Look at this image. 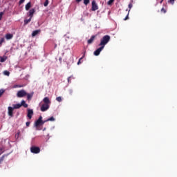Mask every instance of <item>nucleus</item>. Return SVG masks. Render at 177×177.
<instances>
[{
	"label": "nucleus",
	"instance_id": "obj_1",
	"mask_svg": "<svg viewBox=\"0 0 177 177\" xmlns=\"http://www.w3.org/2000/svg\"><path fill=\"white\" fill-rule=\"evenodd\" d=\"M43 102H44V104H41V106L40 107V110H41V111L44 112V111L49 110V107L50 105V100H49V97H45L43 99Z\"/></svg>",
	"mask_w": 177,
	"mask_h": 177
},
{
	"label": "nucleus",
	"instance_id": "obj_2",
	"mask_svg": "<svg viewBox=\"0 0 177 177\" xmlns=\"http://www.w3.org/2000/svg\"><path fill=\"white\" fill-rule=\"evenodd\" d=\"M109 42H110V36L106 35L101 39L99 46H103L104 48Z\"/></svg>",
	"mask_w": 177,
	"mask_h": 177
},
{
	"label": "nucleus",
	"instance_id": "obj_3",
	"mask_svg": "<svg viewBox=\"0 0 177 177\" xmlns=\"http://www.w3.org/2000/svg\"><path fill=\"white\" fill-rule=\"evenodd\" d=\"M30 151L33 154H38L41 151V149L38 147L32 146L30 147Z\"/></svg>",
	"mask_w": 177,
	"mask_h": 177
},
{
	"label": "nucleus",
	"instance_id": "obj_4",
	"mask_svg": "<svg viewBox=\"0 0 177 177\" xmlns=\"http://www.w3.org/2000/svg\"><path fill=\"white\" fill-rule=\"evenodd\" d=\"M17 97H24V96H27V92L24 89H22L17 92Z\"/></svg>",
	"mask_w": 177,
	"mask_h": 177
},
{
	"label": "nucleus",
	"instance_id": "obj_5",
	"mask_svg": "<svg viewBox=\"0 0 177 177\" xmlns=\"http://www.w3.org/2000/svg\"><path fill=\"white\" fill-rule=\"evenodd\" d=\"M97 9H99V7L97 6V4L96 3V1L93 0L92 1L91 10L93 12H95V10H97Z\"/></svg>",
	"mask_w": 177,
	"mask_h": 177
},
{
	"label": "nucleus",
	"instance_id": "obj_6",
	"mask_svg": "<svg viewBox=\"0 0 177 177\" xmlns=\"http://www.w3.org/2000/svg\"><path fill=\"white\" fill-rule=\"evenodd\" d=\"M32 115H34V111L32 109H28V118H29V120H31V118H32Z\"/></svg>",
	"mask_w": 177,
	"mask_h": 177
},
{
	"label": "nucleus",
	"instance_id": "obj_7",
	"mask_svg": "<svg viewBox=\"0 0 177 177\" xmlns=\"http://www.w3.org/2000/svg\"><path fill=\"white\" fill-rule=\"evenodd\" d=\"M41 122H42V116H39L38 120L35 122V127H39V125H41Z\"/></svg>",
	"mask_w": 177,
	"mask_h": 177
},
{
	"label": "nucleus",
	"instance_id": "obj_8",
	"mask_svg": "<svg viewBox=\"0 0 177 177\" xmlns=\"http://www.w3.org/2000/svg\"><path fill=\"white\" fill-rule=\"evenodd\" d=\"M102 49H104V48L103 46H100L95 51H94V55L95 56H99V55H100V52H102Z\"/></svg>",
	"mask_w": 177,
	"mask_h": 177
},
{
	"label": "nucleus",
	"instance_id": "obj_9",
	"mask_svg": "<svg viewBox=\"0 0 177 177\" xmlns=\"http://www.w3.org/2000/svg\"><path fill=\"white\" fill-rule=\"evenodd\" d=\"M8 114L10 117H13V111L15 110L13 107L8 106Z\"/></svg>",
	"mask_w": 177,
	"mask_h": 177
},
{
	"label": "nucleus",
	"instance_id": "obj_10",
	"mask_svg": "<svg viewBox=\"0 0 177 177\" xmlns=\"http://www.w3.org/2000/svg\"><path fill=\"white\" fill-rule=\"evenodd\" d=\"M35 13V10L34 8L30 9L28 13V16H29L30 18H32L34 17Z\"/></svg>",
	"mask_w": 177,
	"mask_h": 177
},
{
	"label": "nucleus",
	"instance_id": "obj_11",
	"mask_svg": "<svg viewBox=\"0 0 177 177\" xmlns=\"http://www.w3.org/2000/svg\"><path fill=\"white\" fill-rule=\"evenodd\" d=\"M95 38H96V35H93L87 41V44L88 45H91V44H93L95 41Z\"/></svg>",
	"mask_w": 177,
	"mask_h": 177
},
{
	"label": "nucleus",
	"instance_id": "obj_12",
	"mask_svg": "<svg viewBox=\"0 0 177 177\" xmlns=\"http://www.w3.org/2000/svg\"><path fill=\"white\" fill-rule=\"evenodd\" d=\"M39 32H41V30H34V31L32 32V37H36V35H38V34H39Z\"/></svg>",
	"mask_w": 177,
	"mask_h": 177
},
{
	"label": "nucleus",
	"instance_id": "obj_13",
	"mask_svg": "<svg viewBox=\"0 0 177 177\" xmlns=\"http://www.w3.org/2000/svg\"><path fill=\"white\" fill-rule=\"evenodd\" d=\"M26 96H27L28 100H31V99H32V96H34V93H26Z\"/></svg>",
	"mask_w": 177,
	"mask_h": 177
},
{
	"label": "nucleus",
	"instance_id": "obj_14",
	"mask_svg": "<svg viewBox=\"0 0 177 177\" xmlns=\"http://www.w3.org/2000/svg\"><path fill=\"white\" fill-rule=\"evenodd\" d=\"M21 106H23L24 107H25V109H27V107H28V104H27L26 103V101H24V100H22L21 102Z\"/></svg>",
	"mask_w": 177,
	"mask_h": 177
},
{
	"label": "nucleus",
	"instance_id": "obj_15",
	"mask_svg": "<svg viewBox=\"0 0 177 177\" xmlns=\"http://www.w3.org/2000/svg\"><path fill=\"white\" fill-rule=\"evenodd\" d=\"M13 38V35L10 33H8L6 35V39H12Z\"/></svg>",
	"mask_w": 177,
	"mask_h": 177
},
{
	"label": "nucleus",
	"instance_id": "obj_16",
	"mask_svg": "<svg viewBox=\"0 0 177 177\" xmlns=\"http://www.w3.org/2000/svg\"><path fill=\"white\" fill-rule=\"evenodd\" d=\"M30 8H31V2H28L26 6H25V9L26 10H30Z\"/></svg>",
	"mask_w": 177,
	"mask_h": 177
},
{
	"label": "nucleus",
	"instance_id": "obj_17",
	"mask_svg": "<svg viewBox=\"0 0 177 177\" xmlns=\"http://www.w3.org/2000/svg\"><path fill=\"white\" fill-rule=\"evenodd\" d=\"M6 59H8V57H0V62L1 63H3L6 61Z\"/></svg>",
	"mask_w": 177,
	"mask_h": 177
},
{
	"label": "nucleus",
	"instance_id": "obj_18",
	"mask_svg": "<svg viewBox=\"0 0 177 177\" xmlns=\"http://www.w3.org/2000/svg\"><path fill=\"white\" fill-rule=\"evenodd\" d=\"M20 107H21V104H13V109H20Z\"/></svg>",
	"mask_w": 177,
	"mask_h": 177
},
{
	"label": "nucleus",
	"instance_id": "obj_19",
	"mask_svg": "<svg viewBox=\"0 0 177 177\" xmlns=\"http://www.w3.org/2000/svg\"><path fill=\"white\" fill-rule=\"evenodd\" d=\"M31 19H32V18H31V17H30V18H29L28 19H25V20H24V25H25V26H27V24H28V23H30V21H31Z\"/></svg>",
	"mask_w": 177,
	"mask_h": 177
},
{
	"label": "nucleus",
	"instance_id": "obj_20",
	"mask_svg": "<svg viewBox=\"0 0 177 177\" xmlns=\"http://www.w3.org/2000/svg\"><path fill=\"white\" fill-rule=\"evenodd\" d=\"M3 93H5V89H0V97L2 96V95H3Z\"/></svg>",
	"mask_w": 177,
	"mask_h": 177
},
{
	"label": "nucleus",
	"instance_id": "obj_21",
	"mask_svg": "<svg viewBox=\"0 0 177 177\" xmlns=\"http://www.w3.org/2000/svg\"><path fill=\"white\" fill-rule=\"evenodd\" d=\"M115 0H109L108 2H107V5H113V3H114Z\"/></svg>",
	"mask_w": 177,
	"mask_h": 177
},
{
	"label": "nucleus",
	"instance_id": "obj_22",
	"mask_svg": "<svg viewBox=\"0 0 177 177\" xmlns=\"http://www.w3.org/2000/svg\"><path fill=\"white\" fill-rule=\"evenodd\" d=\"M4 160H5V155L0 158V164H2Z\"/></svg>",
	"mask_w": 177,
	"mask_h": 177
},
{
	"label": "nucleus",
	"instance_id": "obj_23",
	"mask_svg": "<svg viewBox=\"0 0 177 177\" xmlns=\"http://www.w3.org/2000/svg\"><path fill=\"white\" fill-rule=\"evenodd\" d=\"M49 5V0H46V1L44 3V6L46 7Z\"/></svg>",
	"mask_w": 177,
	"mask_h": 177
},
{
	"label": "nucleus",
	"instance_id": "obj_24",
	"mask_svg": "<svg viewBox=\"0 0 177 177\" xmlns=\"http://www.w3.org/2000/svg\"><path fill=\"white\" fill-rule=\"evenodd\" d=\"M46 121H55V118L53 116L49 118L48 119L46 120Z\"/></svg>",
	"mask_w": 177,
	"mask_h": 177
},
{
	"label": "nucleus",
	"instance_id": "obj_25",
	"mask_svg": "<svg viewBox=\"0 0 177 177\" xmlns=\"http://www.w3.org/2000/svg\"><path fill=\"white\" fill-rule=\"evenodd\" d=\"M5 42V38L2 37L0 39V45H2Z\"/></svg>",
	"mask_w": 177,
	"mask_h": 177
},
{
	"label": "nucleus",
	"instance_id": "obj_26",
	"mask_svg": "<svg viewBox=\"0 0 177 177\" xmlns=\"http://www.w3.org/2000/svg\"><path fill=\"white\" fill-rule=\"evenodd\" d=\"M19 136H20V131H18V132L15 134V138H17V139H19Z\"/></svg>",
	"mask_w": 177,
	"mask_h": 177
},
{
	"label": "nucleus",
	"instance_id": "obj_27",
	"mask_svg": "<svg viewBox=\"0 0 177 177\" xmlns=\"http://www.w3.org/2000/svg\"><path fill=\"white\" fill-rule=\"evenodd\" d=\"M4 75H7L8 77H9V75H10V73L8 71H4Z\"/></svg>",
	"mask_w": 177,
	"mask_h": 177
},
{
	"label": "nucleus",
	"instance_id": "obj_28",
	"mask_svg": "<svg viewBox=\"0 0 177 177\" xmlns=\"http://www.w3.org/2000/svg\"><path fill=\"white\" fill-rule=\"evenodd\" d=\"M14 88H23V85L16 84L14 86Z\"/></svg>",
	"mask_w": 177,
	"mask_h": 177
},
{
	"label": "nucleus",
	"instance_id": "obj_29",
	"mask_svg": "<svg viewBox=\"0 0 177 177\" xmlns=\"http://www.w3.org/2000/svg\"><path fill=\"white\" fill-rule=\"evenodd\" d=\"M168 3H171V5H174V3H175V0H169Z\"/></svg>",
	"mask_w": 177,
	"mask_h": 177
},
{
	"label": "nucleus",
	"instance_id": "obj_30",
	"mask_svg": "<svg viewBox=\"0 0 177 177\" xmlns=\"http://www.w3.org/2000/svg\"><path fill=\"white\" fill-rule=\"evenodd\" d=\"M160 12H161V13H167V10L165 9L164 8H162L160 10Z\"/></svg>",
	"mask_w": 177,
	"mask_h": 177
},
{
	"label": "nucleus",
	"instance_id": "obj_31",
	"mask_svg": "<svg viewBox=\"0 0 177 177\" xmlns=\"http://www.w3.org/2000/svg\"><path fill=\"white\" fill-rule=\"evenodd\" d=\"M132 6H133L132 3H130L129 4V12H131V9H132Z\"/></svg>",
	"mask_w": 177,
	"mask_h": 177
},
{
	"label": "nucleus",
	"instance_id": "obj_32",
	"mask_svg": "<svg viewBox=\"0 0 177 177\" xmlns=\"http://www.w3.org/2000/svg\"><path fill=\"white\" fill-rule=\"evenodd\" d=\"M84 5H88L89 3V0H84Z\"/></svg>",
	"mask_w": 177,
	"mask_h": 177
},
{
	"label": "nucleus",
	"instance_id": "obj_33",
	"mask_svg": "<svg viewBox=\"0 0 177 177\" xmlns=\"http://www.w3.org/2000/svg\"><path fill=\"white\" fill-rule=\"evenodd\" d=\"M56 100H57V102H62V97H57L56 98Z\"/></svg>",
	"mask_w": 177,
	"mask_h": 177
},
{
	"label": "nucleus",
	"instance_id": "obj_34",
	"mask_svg": "<svg viewBox=\"0 0 177 177\" xmlns=\"http://www.w3.org/2000/svg\"><path fill=\"white\" fill-rule=\"evenodd\" d=\"M25 1L26 0H20L19 2V5H21V3H24Z\"/></svg>",
	"mask_w": 177,
	"mask_h": 177
},
{
	"label": "nucleus",
	"instance_id": "obj_35",
	"mask_svg": "<svg viewBox=\"0 0 177 177\" xmlns=\"http://www.w3.org/2000/svg\"><path fill=\"white\" fill-rule=\"evenodd\" d=\"M3 16V12H0V21L2 20V17Z\"/></svg>",
	"mask_w": 177,
	"mask_h": 177
},
{
	"label": "nucleus",
	"instance_id": "obj_36",
	"mask_svg": "<svg viewBox=\"0 0 177 177\" xmlns=\"http://www.w3.org/2000/svg\"><path fill=\"white\" fill-rule=\"evenodd\" d=\"M45 122H48V121H46V120H42V119H41V125H44V124H45Z\"/></svg>",
	"mask_w": 177,
	"mask_h": 177
},
{
	"label": "nucleus",
	"instance_id": "obj_37",
	"mask_svg": "<svg viewBox=\"0 0 177 177\" xmlns=\"http://www.w3.org/2000/svg\"><path fill=\"white\" fill-rule=\"evenodd\" d=\"M82 57L80 58L78 62H77V65L80 66V64L81 63V61L82 60Z\"/></svg>",
	"mask_w": 177,
	"mask_h": 177
},
{
	"label": "nucleus",
	"instance_id": "obj_38",
	"mask_svg": "<svg viewBox=\"0 0 177 177\" xmlns=\"http://www.w3.org/2000/svg\"><path fill=\"white\" fill-rule=\"evenodd\" d=\"M129 13H128V15L126 16L124 20H128L129 19Z\"/></svg>",
	"mask_w": 177,
	"mask_h": 177
},
{
	"label": "nucleus",
	"instance_id": "obj_39",
	"mask_svg": "<svg viewBox=\"0 0 177 177\" xmlns=\"http://www.w3.org/2000/svg\"><path fill=\"white\" fill-rule=\"evenodd\" d=\"M26 127H30V122H26Z\"/></svg>",
	"mask_w": 177,
	"mask_h": 177
},
{
	"label": "nucleus",
	"instance_id": "obj_40",
	"mask_svg": "<svg viewBox=\"0 0 177 177\" xmlns=\"http://www.w3.org/2000/svg\"><path fill=\"white\" fill-rule=\"evenodd\" d=\"M85 53H86V51H84V53H83V56L82 57V59H84V57H85Z\"/></svg>",
	"mask_w": 177,
	"mask_h": 177
},
{
	"label": "nucleus",
	"instance_id": "obj_41",
	"mask_svg": "<svg viewBox=\"0 0 177 177\" xmlns=\"http://www.w3.org/2000/svg\"><path fill=\"white\" fill-rule=\"evenodd\" d=\"M69 93L71 95V94H73V90H70L69 91Z\"/></svg>",
	"mask_w": 177,
	"mask_h": 177
},
{
	"label": "nucleus",
	"instance_id": "obj_42",
	"mask_svg": "<svg viewBox=\"0 0 177 177\" xmlns=\"http://www.w3.org/2000/svg\"><path fill=\"white\" fill-rule=\"evenodd\" d=\"M81 1H82V0H76V2L80 3V2H81Z\"/></svg>",
	"mask_w": 177,
	"mask_h": 177
},
{
	"label": "nucleus",
	"instance_id": "obj_43",
	"mask_svg": "<svg viewBox=\"0 0 177 177\" xmlns=\"http://www.w3.org/2000/svg\"><path fill=\"white\" fill-rule=\"evenodd\" d=\"M70 78H71V77H69L68 78V82H70Z\"/></svg>",
	"mask_w": 177,
	"mask_h": 177
},
{
	"label": "nucleus",
	"instance_id": "obj_44",
	"mask_svg": "<svg viewBox=\"0 0 177 177\" xmlns=\"http://www.w3.org/2000/svg\"><path fill=\"white\" fill-rule=\"evenodd\" d=\"M162 2H164V0H161V1H160V3H162Z\"/></svg>",
	"mask_w": 177,
	"mask_h": 177
},
{
	"label": "nucleus",
	"instance_id": "obj_45",
	"mask_svg": "<svg viewBox=\"0 0 177 177\" xmlns=\"http://www.w3.org/2000/svg\"><path fill=\"white\" fill-rule=\"evenodd\" d=\"M56 46H57V44H55V48H56Z\"/></svg>",
	"mask_w": 177,
	"mask_h": 177
},
{
	"label": "nucleus",
	"instance_id": "obj_46",
	"mask_svg": "<svg viewBox=\"0 0 177 177\" xmlns=\"http://www.w3.org/2000/svg\"><path fill=\"white\" fill-rule=\"evenodd\" d=\"M59 60H62V58H59Z\"/></svg>",
	"mask_w": 177,
	"mask_h": 177
}]
</instances>
